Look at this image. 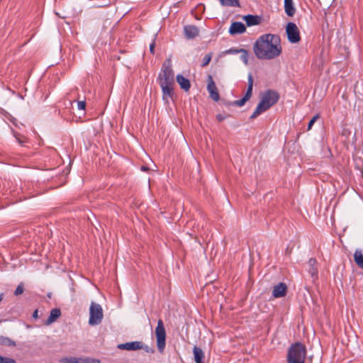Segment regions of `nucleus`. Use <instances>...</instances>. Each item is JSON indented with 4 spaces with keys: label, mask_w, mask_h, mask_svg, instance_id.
Instances as JSON below:
<instances>
[{
    "label": "nucleus",
    "mask_w": 363,
    "mask_h": 363,
    "mask_svg": "<svg viewBox=\"0 0 363 363\" xmlns=\"http://www.w3.org/2000/svg\"><path fill=\"white\" fill-rule=\"evenodd\" d=\"M253 51L259 60L275 59L282 53L281 38L276 34H263L255 42Z\"/></svg>",
    "instance_id": "obj_1"
},
{
    "label": "nucleus",
    "mask_w": 363,
    "mask_h": 363,
    "mask_svg": "<svg viewBox=\"0 0 363 363\" xmlns=\"http://www.w3.org/2000/svg\"><path fill=\"white\" fill-rule=\"evenodd\" d=\"M279 99V94L276 91L268 89L262 94L260 102L255 111L250 116V119H255L263 112L269 109Z\"/></svg>",
    "instance_id": "obj_2"
},
{
    "label": "nucleus",
    "mask_w": 363,
    "mask_h": 363,
    "mask_svg": "<svg viewBox=\"0 0 363 363\" xmlns=\"http://www.w3.org/2000/svg\"><path fill=\"white\" fill-rule=\"evenodd\" d=\"M307 350L301 342L292 344L288 350L287 363H305Z\"/></svg>",
    "instance_id": "obj_3"
},
{
    "label": "nucleus",
    "mask_w": 363,
    "mask_h": 363,
    "mask_svg": "<svg viewBox=\"0 0 363 363\" xmlns=\"http://www.w3.org/2000/svg\"><path fill=\"white\" fill-rule=\"evenodd\" d=\"M157 81L159 84H174V75L172 69L171 60L164 62L162 66L161 71L158 75Z\"/></svg>",
    "instance_id": "obj_4"
},
{
    "label": "nucleus",
    "mask_w": 363,
    "mask_h": 363,
    "mask_svg": "<svg viewBox=\"0 0 363 363\" xmlns=\"http://www.w3.org/2000/svg\"><path fill=\"white\" fill-rule=\"evenodd\" d=\"M103 317L104 314L101 306L99 303L91 302L89 308V325H99L102 321Z\"/></svg>",
    "instance_id": "obj_5"
},
{
    "label": "nucleus",
    "mask_w": 363,
    "mask_h": 363,
    "mask_svg": "<svg viewBox=\"0 0 363 363\" xmlns=\"http://www.w3.org/2000/svg\"><path fill=\"white\" fill-rule=\"evenodd\" d=\"M157 346L160 352H163L166 345V330L162 319L158 320L155 329Z\"/></svg>",
    "instance_id": "obj_6"
},
{
    "label": "nucleus",
    "mask_w": 363,
    "mask_h": 363,
    "mask_svg": "<svg viewBox=\"0 0 363 363\" xmlns=\"http://www.w3.org/2000/svg\"><path fill=\"white\" fill-rule=\"evenodd\" d=\"M252 88H253V77L251 73H250L247 76V89L245 96L240 100H236L233 101H230L228 105H233L236 106L241 107L245 105V104L250 100L252 94Z\"/></svg>",
    "instance_id": "obj_7"
},
{
    "label": "nucleus",
    "mask_w": 363,
    "mask_h": 363,
    "mask_svg": "<svg viewBox=\"0 0 363 363\" xmlns=\"http://www.w3.org/2000/svg\"><path fill=\"white\" fill-rule=\"evenodd\" d=\"M286 33L288 40L291 43H297L301 40L300 32L296 23L293 22L288 23L286 27Z\"/></svg>",
    "instance_id": "obj_8"
},
{
    "label": "nucleus",
    "mask_w": 363,
    "mask_h": 363,
    "mask_svg": "<svg viewBox=\"0 0 363 363\" xmlns=\"http://www.w3.org/2000/svg\"><path fill=\"white\" fill-rule=\"evenodd\" d=\"M207 90L210 94V97L215 101H218L220 99V95L216 87V85L213 79L212 76L208 75V84Z\"/></svg>",
    "instance_id": "obj_9"
},
{
    "label": "nucleus",
    "mask_w": 363,
    "mask_h": 363,
    "mask_svg": "<svg viewBox=\"0 0 363 363\" xmlns=\"http://www.w3.org/2000/svg\"><path fill=\"white\" fill-rule=\"evenodd\" d=\"M174 84H160V87L162 92V100L166 104L169 103V99H172L174 96L173 91Z\"/></svg>",
    "instance_id": "obj_10"
},
{
    "label": "nucleus",
    "mask_w": 363,
    "mask_h": 363,
    "mask_svg": "<svg viewBox=\"0 0 363 363\" xmlns=\"http://www.w3.org/2000/svg\"><path fill=\"white\" fill-rule=\"evenodd\" d=\"M117 347L122 350L135 351L141 347V341H133L118 345Z\"/></svg>",
    "instance_id": "obj_11"
},
{
    "label": "nucleus",
    "mask_w": 363,
    "mask_h": 363,
    "mask_svg": "<svg viewBox=\"0 0 363 363\" xmlns=\"http://www.w3.org/2000/svg\"><path fill=\"white\" fill-rule=\"evenodd\" d=\"M246 31V27L242 22L235 21L232 23L229 33L231 35L241 34Z\"/></svg>",
    "instance_id": "obj_12"
},
{
    "label": "nucleus",
    "mask_w": 363,
    "mask_h": 363,
    "mask_svg": "<svg viewBox=\"0 0 363 363\" xmlns=\"http://www.w3.org/2000/svg\"><path fill=\"white\" fill-rule=\"evenodd\" d=\"M184 35L186 38L192 39L199 35V30L198 27L193 25L185 26L184 28Z\"/></svg>",
    "instance_id": "obj_13"
},
{
    "label": "nucleus",
    "mask_w": 363,
    "mask_h": 363,
    "mask_svg": "<svg viewBox=\"0 0 363 363\" xmlns=\"http://www.w3.org/2000/svg\"><path fill=\"white\" fill-rule=\"evenodd\" d=\"M287 291L286 285L284 283H279V284L276 285L272 291V296L274 298H281L284 297Z\"/></svg>",
    "instance_id": "obj_14"
},
{
    "label": "nucleus",
    "mask_w": 363,
    "mask_h": 363,
    "mask_svg": "<svg viewBox=\"0 0 363 363\" xmlns=\"http://www.w3.org/2000/svg\"><path fill=\"white\" fill-rule=\"evenodd\" d=\"M247 26L259 25L261 23V17L251 14L246 15L243 17Z\"/></svg>",
    "instance_id": "obj_15"
},
{
    "label": "nucleus",
    "mask_w": 363,
    "mask_h": 363,
    "mask_svg": "<svg viewBox=\"0 0 363 363\" xmlns=\"http://www.w3.org/2000/svg\"><path fill=\"white\" fill-rule=\"evenodd\" d=\"M177 81L179 84L180 87L186 91H188L191 87L190 81L184 77L182 74H178L177 76Z\"/></svg>",
    "instance_id": "obj_16"
},
{
    "label": "nucleus",
    "mask_w": 363,
    "mask_h": 363,
    "mask_svg": "<svg viewBox=\"0 0 363 363\" xmlns=\"http://www.w3.org/2000/svg\"><path fill=\"white\" fill-rule=\"evenodd\" d=\"M61 315V311L60 308H55L50 311L49 317L45 321L46 325H50L54 323Z\"/></svg>",
    "instance_id": "obj_17"
},
{
    "label": "nucleus",
    "mask_w": 363,
    "mask_h": 363,
    "mask_svg": "<svg viewBox=\"0 0 363 363\" xmlns=\"http://www.w3.org/2000/svg\"><path fill=\"white\" fill-rule=\"evenodd\" d=\"M284 10L287 16L292 17L296 13L293 0H284Z\"/></svg>",
    "instance_id": "obj_18"
},
{
    "label": "nucleus",
    "mask_w": 363,
    "mask_h": 363,
    "mask_svg": "<svg viewBox=\"0 0 363 363\" xmlns=\"http://www.w3.org/2000/svg\"><path fill=\"white\" fill-rule=\"evenodd\" d=\"M308 264L309 266L308 273L311 275L312 277H317L318 270L316 267V259L315 258H310Z\"/></svg>",
    "instance_id": "obj_19"
},
{
    "label": "nucleus",
    "mask_w": 363,
    "mask_h": 363,
    "mask_svg": "<svg viewBox=\"0 0 363 363\" xmlns=\"http://www.w3.org/2000/svg\"><path fill=\"white\" fill-rule=\"evenodd\" d=\"M193 352L196 363H203V359L204 358V353L203 350L201 348L194 346L193 348Z\"/></svg>",
    "instance_id": "obj_20"
},
{
    "label": "nucleus",
    "mask_w": 363,
    "mask_h": 363,
    "mask_svg": "<svg viewBox=\"0 0 363 363\" xmlns=\"http://www.w3.org/2000/svg\"><path fill=\"white\" fill-rule=\"evenodd\" d=\"M354 259L356 264L363 269V254L360 250H356L354 254Z\"/></svg>",
    "instance_id": "obj_21"
},
{
    "label": "nucleus",
    "mask_w": 363,
    "mask_h": 363,
    "mask_svg": "<svg viewBox=\"0 0 363 363\" xmlns=\"http://www.w3.org/2000/svg\"><path fill=\"white\" fill-rule=\"evenodd\" d=\"M0 345H4L8 347H15L16 345V342L11 338L5 336H0Z\"/></svg>",
    "instance_id": "obj_22"
},
{
    "label": "nucleus",
    "mask_w": 363,
    "mask_h": 363,
    "mask_svg": "<svg viewBox=\"0 0 363 363\" xmlns=\"http://www.w3.org/2000/svg\"><path fill=\"white\" fill-rule=\"evenodd\" d=\"M220 3L223 6L240 7L239 0H220Z\"/></svg>",
    "instance_id": "obj_23"
},
{
    "label": "nucleus",
    "mask_w": 363,
    "mask_h": 363,
    "mask_svg": "<svg viewBox=\"0 0 363 363\" xmlns=\"http://www.w3.org/2000/svg\"><path fill=\"white\" fill-rule=\"evenodd\" d=\"M76 363H101V361L94 358H78L76 359Z\"/></svg>",
    "instance_id": "obj_24"
},
{
    "label": "nucleus",
    "mask_w": 363,
    "mask_h": 363,
    "mask_svg": "<svg viewBox=\"0 0 363 363\" xmlns=\"http://www.w3.org/2000/svg\"><path fill=\"white\" fill-rule=\"evenodd\" d=\"M240 53H241L240 59L245 63V65L248 64V52L245 49L240 48Z\"/></svg>",
    "instance_id": "obj_25"
},
{
    "label": "nucleus",
    "mask_w": 363,
    "mask_h": 363,
    "mask_svg": "<svg viewBox=\"0 0 363 363\" xmlns=\"http://www.w3.org/2000/svg\"><path fill=\"white\" fill-rule=\"evenodd\" d=\"M139 350H143L147 353H150V354H152L155 352V350L152 347H150L147 345H145L142 341H141V347H140Z\"/></svg>",
    "instance_id": "obj_26"
},
{
    "label": "nucleus",
    "mask_w": 363,
    "mask_h": 363,
    "mask_svg": "<svg viewBox=\"0 0 363 363\" xmlns=\"http://www.w3.org/2000/svg\"><path fill=\"white\" fill-rule=\"evenodd\" d=\"M212 53H208L204 56L201 64V67H204L209 64L212 58Z\"/></svg>",
    "instance_id": "obj_27"
},
{
    "label": "nucleus",
    "mask_w": 363,
    "mask_h": 363,
    "mask_svg": "<svg viewBox=\"0 0 363 363\" xmlns=\"http://www.w3.org/2000/svg\"><path fill=\"white\" fill-rule=\"evenodd\" d=\"M0 363H16V361L13 358L0 355Z\"/></svg>",
    "instance_id": "obj_28"
},
{
    "label": "nucleus",
    "mask_w": 363,
    "mask_h": 363,
    "mask_svg": "<svg viewBox=\"0 0 363 363\" xmlns=\"http://www.w3.org/2000/svg\"><path fill=\"white\" fill-rule=\"evenodd\" d=\"M77 357H64L60 359V363H76Z\"/></svg>",
    "instance_id": "obj_29"
},
{
    "label": "nucleus",
    "mask_w": 363,
    "mask_h": 363,
    "mask_svg": "<svg viewBox=\"0 0 363 363\" xmlns=\"http://www.w3.org/2000/svg\"><path fill=\"white\" fill-rule=\"evenodd\" d=\"M319 117H320L319 114H316L310 120V121L308 122V130L311 129L314 123L319 118Z\"/></svg>",
    "instance_id": "obj_30"
},
{
    "label": "nucleus",
    "mask_w": 363,
    "mask_h": 363,
    "mask_svg": "<svg viewBox=\"0 0 363 363\" xmlns=\"http://www.w3.org/2000/svg\"><path fill=\"white\" fill-rule=\"evenodd\" d=\"M157 35H155L154 38L152 40V43L150 45V52L152 54L155 53V39H156Z\"/></svg>",
    "instance_id": "obj_31"
},
{
    "label": "nucleus",
    "mask_w": 363,
    "mask_h": 363,
    "mask_svg": "<svg viewBox=\"0 0 363 363\" xmlns=\"http://www.w3.org/2000/svg\"><path fill=\"white\" fill-rule=\"evenodd\" d=\"M23 292V286H21V285H18V286L16 287V290H15V291H14V294H15L16 296H18V295L21 294Z\"/></svg>",
    "instance_id": "obj_32"
},
{
    "label": "nucleus",
    "mask_w": 363,
    "mask_h": 363,
    "mask_svg": "<svg viewBox=\"0 0 363 363\" xmlns=\"http://www.w3.org/2000/svg\"><path fill=\"white\" fill-rule=\"evenodd\" d=\"M77 107L79 110H84L86 107V102L85 101H79L77 102Z\"/></svg>",
    "instance_id": "obj_33"
},
{
    "label": "nucleus",
    "mask_w": 363,
    "mask_h": 363,
    "mask_svg": "<svg viewBox=\"0 0 363 363\" xmlns=\"http://www.w3.org/2000/svg\"><path fill=\"white\" fill-rule=\"evenodd\" d=\"M228 53H230V54H237V53H240V49H237V48H231L230 50H228L227 51Z\"/></svg>",
    "instance_id": "obj_34"
},
{
    "label": "nucleus",
    "mask_w": 363,
    "mask_h": 363,
    "mask_svg": "<svg viewBox=\"0 0 363 363\" xmlns=\"http://www.w3.org/2000/svg\"><path fill=\"white\" fill-rule=\"evenodd\" d=\"M225 118H226V117H225V116L222 115V114H218V115L216 116V119H217L219 122L223 121Z\"/></svg>",
    "instance_id": "obj_35"
},
{
    "label": "nucleus",
    "mask_w": 363,
    "mask_h": 363,
    "mask_svg": "<svg viewBox=\"0 0 363 363\" xmlns=\"http://www.w3.org/2000/svg\"><path fill=\"white\" fill-rule=\"evenodd\" d=\"M38 310H35L33 313V318H35V319H37L38 317Z\"/></svg>",
    "instance_id": "obj_36"
},
{
    "label": "nucleus",
    "mask_w": 363,
    "mask_h": 363,
    "mask_svg": "<svg viewBox=\"0 0 363 363\" xmlns=\"http://www.w3.org/2000/svg\"><path fill=\"white\" fill-rule=\"evenodd\" d=\"M140 169L143 172H147L149 170V168L146 166H141Z\"/></svg>",
    "instance_id": "obj_37"
},
{
    "label": "nucleus",
    "mask_w": 363,
    "mask_h": 363,
    "mask_svg": "<svg viewBox=\"0 0 363 363\" xmlns=\"http://www.w3.org/2000/svg\"><path fill=\"white\" fill-rule=\"evenodd\" d=\"M16 139H17L18 142L20 144H21V145H22V144H23V143H24V141H23V140H22L20 138H18V137H17V136H16Z\"/></svg>",
    "instance_id": "obj_38"
},
{
    "label": "nucleus",
    "mask_w": 363,
    "mask_h": 363,
    "mask_svg": "<svg viewBox=\"0 0 363 363\" xmlns=\"http://www.w3.org/2000/svg\"><path fill=\"white\" fill-rule=\"evenodd\" d=\"M229 102L230 101H226L224 103V104L226 106H230L231 105H228L229 104Z\"/></svg>",
    "instance_id": "obj_39"
},
{
    "label": "nucleus",
    "mask_w": 363,
    "mask_h": 363,
    "mask_svg": "<svg viewBox=\"0 0 363 363\" xmlns=\"http://www.w3.org/2000/svg\"><path fill=\"white\" fill-rule=\"evenodd\" d=\"M2 298H3V296H2V294H0V302L2 301Z\"/></svg>",
    "instance_id": "obj_40"
}]
</instances>
